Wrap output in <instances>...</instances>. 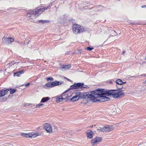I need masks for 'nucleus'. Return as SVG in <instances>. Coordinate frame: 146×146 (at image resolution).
<instances>
[{
	"instance_id": "f257e3e1",
	"label": "nucleus",
	"mask_w": 146,
	"mask_h": 146,
	"mask_svg": "<svg viewBox=\"0 0 146 146\" xmlns=\"http://www.w3.org/2000/svg\"><path fill=\"white\" fill-rule=\"evenodd\" d=\"M108 91H105L104 89L98 90L95 91H92L88 93V98L93 102H103L108 101L110 99L106 97L108 96Z\"/></svg>"
},
{
	"instance_id": "f03ea898",
	"label": "nucleus",
	"mask_w": 146,
	"mask_h": 146,
	"mask_svg": "<svg viewBox=\"0 0 146 146\" xmlns=\"http://www.w3.org/2000/svg\"><path fill=\"white\" fill-rule=\"evenodd\" d=\"M88 93H82L80 92H77L74 96L71 99V100L72 102H75L78 100L79 98L84 99H88Z\"/></svg>"
},
{
	"instance_id": "7ed1b4c3",
	"label": "nucleus",
	"mask_w": 146,
	"mask_h": 146,
	"mask_svg": "<svg viewBox=\"0 0 146 146\" xmlns=\"http://www.w3.org/2000/svg\"><path fill=\"white\" fill-rule=\"evenodd\" d=\"M43 129L46 132L49 133H51L54 132H56L58 131V128L56 126H53V129L52 126L48 123H45L43 125Z\"/></svg>"
},
{
	"instance_id": "20e7f679",
	"label": "nucleus",
	"mask_w": 146,
	"mask_h": 146,
	"mask_svg": "<svg viewBox=\"0 0 146 146\" xmlns=\"http://www.w3.org/2000/svg\"><path fill=\"white\" fill-rule=\"evenodd\" d=\"M108 96H112L114 98H117L121 96L124 95V93L122 91L116 90H111L108 91Z\"/></svg>"
},
{
	"instance_id": "39448f33",
	"label": "nucleus",
	"mask_w": 146,
	"mask_h": 146,
	"mask_svg": "<svg viewBox=\"0 0 146 146\" xmlns=\"http://www.w3.org/2000/svg\"><path fill=\"white\" fill-rule=\"evenodd\" d=\"M20 135L27 138H35L39 135L38 133L37 132H32L28 133H21Z\"/></svg>"
},
{
	"instance_id": "423d86ee",
	"label": "nucleus",
	"mask_w": 146,
	"mask_h": 146,
	"mask_svg": "<svg viewBox=\"0 0 146 146\" xmlns=\"http://www.w3.org/2000/svg\"><path fill=\"white\" fill-rule=\"evenodd\" d=\"M84 29L80 25H78L74 24L72 27V31L75 34L80 33L83 32Z\"/></svg>"
},
{
	"instance_id": "0eeeda50",
	"label": "nucleus",
	"mask_w": 146,
	"mask_h": 146,
	"mask_svg": "<svg viewBox=\"0 0 146 146\" xmlns=\"http://www.w3.org/2000/svg\"><path fill=\"white\" fill-rule=\"evenodd\" d=\"M114 129V127L113 125H107L106 126L100 127L101 131L108 132L113 131Z\"/></svg>"
},
{
	"instance_id": "6e6552de",
	"label": "nucleus",
	"mask_w": 146,
	"mask_h": 146,
	"mask_svg": "<svg viewBox=\"0 0 146 146\" xmlns=\"http://www.w3.org/2000/svg\"><path fill=\"white\" fill-rule=\"evenodd\" d=\"M84 84L82 83H79L77 84L75 83L74 85H72L70 86L71 89H83L85 88V87L83 86Z\"/></svg>"
},
{
	"instance_id": "1a4fd4ad",
	"label": "nucleus",
	"mask_w": 146,
	"mask_h": 146,
	"mask_svg": "<svg viewBox=\"0 0 146 146\" xmlns=\"http://www.w3.org/2000/svg\"><path fill=\"white\" fill-rule=\"evenodd\" d=\"M27 17L30 19H34L37 16L34 11H30L27 14Z\"/></svg>"
},
{
	"instance_id": "9d476101",
	"label": "nucleus",
	"mask_w": 146,
	"mask_h": 146,
	"mask_svg": "<svg viewBox=\"0 0 146 146\" xmlns=\"http://www.w3.org/2000/svg\"><path fill=\"white\" fill-rule=\"evenodd\" d=\"M48 7H41L37 9L34 10L35 12V13L37 16H38L39 15L42 13L45 10L47 9Z\"/></svg>"
},
{
	"instance_id": "9b49d317",
	"label": "nucleus",
	"mask_w": 146,
	"mask_h": 146,
	"mask_svg": "<svg viewBox=\"0 0 146 146\" xmlns=\"http://www.w3.org/2000/svg\"><path fill=\"white\" fill-rule=\"evenodd\" d=\"M61 84V82L59 81H55L51 82V83H48L46 84V86L48 87H52L54 86Z\"/></svg>"
},
{
	"instance_id": "f8f14e48",
	"label": "nucleus",
	"mask_w": 146,
	"mask_h": 146,
	"mask_svg": "<svg viewBox=\"0 0 146 146\" xmlns=\"http://www.w3.org/2000/svg\"><path fill=\"white\" fill-rule=\"evenodd\" d=\"M2 40L4 43L8 44L13 42L14 41V39L12 38L8 37L7 38L4 37L2 39Z\"/></svg>"
},
{
	"instance_id": "ddd939ff",
	"label": "nucleus",
	"mask_w": 146,
	"mask_h": 146,
	"mask_svg": "<svg viewBox=\"0 0 146 146\" xmlns=\"http://www.w3.org/2000/svg\"><path fill=\"white\" fill-rule=\"evenodd\" d=\"M102 140V137H97L91 140V143L93 144H96L99 143Z\"/></svg>"
},
{
	"instance_id": "4468645a",
	"label": "nucleus",
	"mask_w": 146,
	"mask_h": 146,
	"mask_svg": "<svg viewBox=\"0 0 146 146\" xmlns=\"http://www.w3.org/2000/svg\"><path fill=\"white\" fill-rule=\"evenodd\" d=\"M110 115H113L116 113V108L114 106H112L108 111Z\"/></svg>"
},
{
	"instance_id": "2eb2a0df",
	"label": "nucleus",
	"mask_w": 146,
	"mask_h": 146,
	"mask_svg": "<svg viewBox=\"0 0 146 146\" xmlns=\"http://www.w3.org/2000/svg\"><path fill=\"white\" fill-rule=\"evenodd\" d=\"M87 137L91 139L92 138L94 134L93 132L91 130H89L86 133Z\"/></svg>"
},
{
	"instance_id": "dca6fc26",
	"label": "nucleus",
	"mask_w": 146,
	"mask_h": 146,
	"mask_svg": "<svg viewBox=\"0 0 146 146\" xmlns=\"http://www.w3.org/2000/svg\"><path fill=\"white\" fill-rule=\"evenodd\" d=\"M8 92L6 90H0V97H1L5 96L6 94H7Z\"/></svg>"
},
{
	"instance_id": "f3484780",
	"label": "nucleus",
	"mask_w": 146,
	"mask_h": 146,
	"mask_svg": "<svg viewBox=\"0 0 146 146\" xmlns=\"http://www.w3.org/2000/svg\"><path fill=\"white\" fill-rule=\"evenodd\" d=\"M63 100H65L66 99H68V94L66 93H63L61 95Z\"/></svg>"
},
{
	"instance_id": "a211bd4d",
	"label": "nucleus",
	"mask_w": 146,
	"mask_h": 146,
	"mask_svg": "<svg viewBox=\"0 0 146 146\" xmlns=\"http://www.w3.org/2000/svg\"><path fill=\"white\" fill-rule=\"evenodd\" d=\"M63 100L61 96H58L56 97V102L57 103H59Z\"/></svg>"
},
{
	"instance_id": "6ab92c4d",
	"label": "nucleus",
	"mask_w": 146,
	"mask_h": 146,
	"mask_svg": "<svg viewBox=\"0 0 146 146\" xmlns=\"http://www.w3.org/2000/svg\"><path fill=\"white\" fill-rule=\"evenodd\" d=\"M71 67V66L70 65H63L61 66V69L64 68L66 70L68 69L69 68Z\"/></svg>"
},
{
	"instance_id": "aec40b11",
	"label": "nucleus",
	"mask_w": 146,
	"mask_h": 146,
	"mask_svg": "<svg viewBox=\"0 0 146 146\" xmlns=\"http://www.w3.org/2000/svg\"><path fill=\"white\" fill-rule=\"evenodd\" d=\"M49 99L50 98L48 97L43 98L42 99L40 102L44 103L48 101L49 100Z\"/></svg>"
},
{
	"instance_id": "412c9836",
	"label": "nucleus",
	"mask_w": 146,
	"mask_h": 146,
	"mask_svg": "<svg viewBox=\"0 0 146 146\" xmlns=\"http://www.w3.org/2000/svg\"><path fill=\"white\" fill-rule=\"evenodd\" d=\"M116 83L119 85H122L126 83V82H123L120 79H118L116 81Z\"/></svg>"
},
{
	"instance_id": "4be33fe9",
	"label": "nucleus",
	"mask_w": 146,
	"mask_h": 146,
	"mask_svg": "<svg viewBox=\"0 0 146 146\" xmlns=\"http://www.w3.org/2000/svg\"><path fill=\"white\" fill-rule=\"evenodd\" d=\"M63 133L64 134V137H70V133L69 132L64 131Z\"/></svg>"
},
{
	"instance_id": "5701e85b",
	"label": "nucleus",
	"mask_w": 146,
	"mask_h": 146,
	"mask_svg": "<svg viewBox=\"0 0 146 146\" xmlns=\"http://www.w3.org/2000/svg\"><path fill=\"white\" fill-rule=\"evenodd\" d=\"M8 90H11L10 91V93L11 94H13L15 92L16 90L15 89H8Z\"/></svg>"
},
{
	"instance_id": "b1692460",
	"label": "nucleus",
	"mask_w": 146,
	"mask_h": 146,
	"mask_svg": "<svg viewBox=\"0 0 146 146\" xmlns=\"http://www.w3.org/2000/svg\"><path fill=\"white\" fill-rule=\"evenodd\" d=\"M39 23H46L48 22V21L47 20H41L39 21Z\"/></svg>"
},
{
	"instance_id": "393cba45",
	"label": "nucleus",
	"mask_w": 146,
	"mask_h": 146,
	"mask_svg": "<svg viewBox=\"0 0 146 146\" xmlns=\"http://www.w3.org/2000/svg\"><path fill=\"white\" fill-rule=\"evenodd\" d=\"M85 49L87 50L91 51L92 50L94 49V48L93 47L91 48L89 46H88L86 48H85Z\"/></svg>"
},
{
	"instance_id": "a878e982",
	"label": "nucleus",
	"mask_w": 146,
	"mask_h": 146,
	"mask_svg": "<svg viewBox=\"0 0 146 146\" xmlns=\"http://www.w3.org/2000/svg\"><path fill=\"white\" fill-rule=\"evenodd\" d=\"M21 74V73H20L19 72L15 73L14 74V76H19L20 74Z\"/></svg>"
},
{
	"instance_id": "bb28decb",
	"label": "nucleus",
	"mask_w": 146,
	"mask_h": 146,
	"mask_svg": "<svg viewBox=\"0 0 146 146\" xmlns=\"http://www.w3.org/2000/svg\"><path fill=\"white\" fill-rule=\"evenodd\" d=\"M44 104H37L36 105V108H39L41 106H42Z\"/></svg>"
},
{
	"instance_id": "cd10ccee",
	"label": "nucleus",
	"mask_w": 146,
	"mask_h": 146,
	"mask_svg": "<svg viewBox=\"0 0 146 146\" xmlns=\"http://www.w3.org/2000/svg\"><path fill=\"white\" fill-rule=\"evenodd\" d=\"M47 79L48 81L49 80H53V79L51 77H49L47 78Z\"/></svg>"
},
{
	"instance_id": "c85d7f7f",
	"label": "nucleus",
	"mask_w": 146,
	"mask_h": 146,
	"mask_svg": "<svg viewBox=\"0 0 146 146\" xmlns=\"http://www.w3.org/2000/svg\"><path fill=\"white\" fill-rule=\"evenodd\" d=\"M29 85H30V83H28L25 84V86L26 87H27V86H29Z\"/></svg>"
},
{
	"instance_id": "c756f323",
	"label": "nucleus",
	"mask_w": 146,
	"mask_h": 146,
	"mask_svg": "<svg viewBox=\"0 0 146 146\" xmlns=\"http://www.w3.org/2000/svg\"><path fill=\"white\" fill-rule=\"evenodd\" d=\"M142 8H146V5H142L141 7Z\"/></svg>"
},
{
	"instance_id": "7c9ffc66",
	"label": "nucleus",
	"mask_w": 146,
	"mask_h": 146,
	"mask_svg": "<svg viewBox=\"0 0 146 146\" xmlns=\"http://www.w3.org/2000/svg\"><path fill=\"white\" fill-rule=\"evenodd\" d=\"M125 51H123L122 52V54H124L125 53Z\"/></svg>"
},
{
	"instance_id": "2f4dec72",
	"label": "nucleus",
	"mask_w": 146,
	"mask_h": 146,
	"mask_svg": "<svg viewBox=\"0 0 146 146\" xmlns=\"http://www.w3.org/2000/svg\"><path fill=\"white\" fill-rule=\"evenodd\" d=\"M25 106H29V104H25Z\"/></svg>"
},
{
	"instance_id": "473e14b6",
	"label": "nucleus",
	"mask_w": 146,
	"mask_h": 146,
	"mask_svg": "<svg viewBox=\"0 0 146 146\" xmlns=\"http://www.w3.org/2000/svg\"><path fill=\"white\" fill-rule=\"evenodd\" d=\"M144 83H145L146 82V80L145 81Z\"/></svg>"
},
{
	"instance_id": "72a5a7b5",
	"label": "nucleus",
	"mask_w": 146,
	"mask_h": 146,
	"mask_svg": "<svg viewBox=\"0 0 146 146\" xmlns=\"http://www.w3.org/2000/svg\"><path fill=\"white\" fill-rule=\"evenodd\" d=\"M68 80H69V81H70V80H69V79H68Z\"/></svg>"
},
{
	"instance_id": "f704fd0d",
	"label": "nucleus",
	"mask_w": 146,
	"mask_h": 146,
	"mask_svg": "<svg viewBox=\"0 0 146 146\" xmlns=\"http://www.w3.org/2000/svg\"><path fill=\"white\" fill-rule=\"evenodd\" d=\"M110 82V83H112V82Z\"/></svg>"
}]
</instances>
